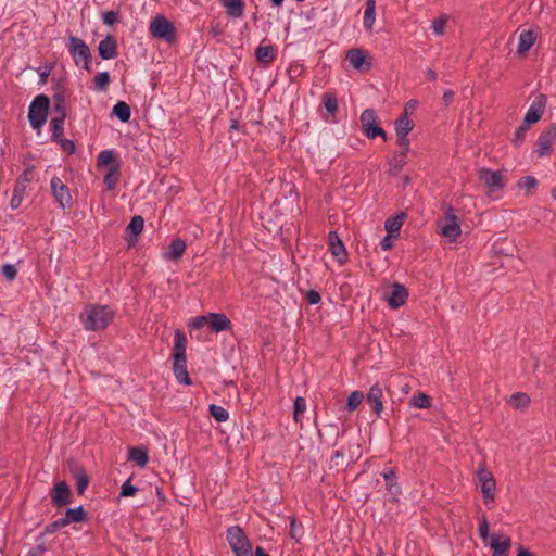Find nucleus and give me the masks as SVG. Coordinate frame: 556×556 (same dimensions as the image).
Masks as SVG:
<instances>
[{
  "instance_id": "f257e3e1",
  "label": "nucleus",
  "mask_w": 556,
  "mask_h": 556,
  "mask_svg": "<svg viewBox=\"0 0 556 556\" xmlns=\"http://www.w3.org/2000/svg\"><path fill=\"white\" fill-rule=\"evenodd\" d=\"M115 312L109 305L88 304L81 312L79 319L87 331L106 329L114 320Z\"/></svg>"
},
{
  "instance_id": "f03ea898",
  "label": "nucleus",
  "mask_w": 556,
  "mask_h": 556,
  "mask_svg": "<svg viewBox=\"0 0 556 556\" xmlns=\"http://www.w3.org/2000/svg\"><path fill=\"white\" fill-rule=\"evenodd\" d=\"M187 338L185 333L177 329L174 336V348H173V371L177 381L184 386H191L192 380L189 377L187 370V357H186Z\"/></svg>"
},
{
  "instance_id": "7ed1b4c3",
  "label": "nucleus",
  "mask_w": 556,
  "mask_h": 556,
  "mask_svg": "<svg viewBox=\"0 0 556 556\" xmlns=\"http://www.w3.org/2000/svg\"><path fill=\"white\" fill-rule=\"evenodd\" d=\"M68 52L76 66L83 67L85 71L90 73L92 54L88 45L76 36L71 35L66 43Z\"/></svg>"
},
{
  "instance_id": "20e7f679",
  "label": "nucleus",
  "mask_w": 556,
  "mask_h": 556,
  "mask_svg": "<svg viewBox=\"0 0 556 556\" xmlns=\"http://www.w3.org/2000/svg\"><path fill=\"white\" fill-rule=\"evenodd\" d=\"M50 99L46 94L35 97L28 109V119L34 129L39 130L47 122Z\"/></svg>"
},
{
  "instance_id": "39448f33",
  "label": "nucleus",
  "mask_w": 556,
  "mask_h": 556,
  "mask_svg": "<svg viewBox=\"0 0 556 556\" xmlns=\"http://www.w3.org/2000/svg\"><path fill=\"white\" fill-rule=\"evenodd\" d=\"M150 34L157 39H162L168 43L176 40V28L164 15H156L150 22Z\"/></svg>"
},
{
  "instance_id": "423d86ee",
  "label": "nucleus",
  "mask_w": 556,
  "mask_h": 556,
  "mask_svg": "<svg viewBox=\"0 0 556 556\" xmlns=\"http://www.w3.org/2000/svg\"><path fill=\"white\" fill-rule=\"evenodd\" d=\"M477 475L481 485L483 503L485 506L492 508L495 502V478L493 473L485 468L484 465L479 467Z\"/></svg>"
},
{
  "instance_id": "0eeeda50",
  "label": "nucleus",
  "mask_w": 556,
  "mask_h": 556,
  "mask_svg": "<svg viewBox=\"0 0 556 556\" xmlns=\"http://www.w3.org/2000/svg\"><path fill=\"white\" fill-rule=\"evenodd\" d=\"M377 119L378 116L374 109L364 110L359 117L363 131L368 139L381 137L384 141H387V132L379 126Z\"/></svg>"
},
{
  "instance_id": "6e6552de",
  "label": "nucleus",
  "mask_w": 556,
  "mask_h": 556,
  "mask_svg": "<svg viewBox=\"0 0 556 556\" xmlns=\"http://www.w3.org/2000/svg\"><path fill=\"white\" fill-rule=\"evenodd\" d=\"M438 227L442 236L447 238L451 242H455L460 233V225L458 223V217L456 216L453 206L448 205L445 210V218L443 222L438 223Z\"/></svg>"
},
{
  "instance_id": "1a4fd4ad",
  "label": "nucleus",
  "mask_w": 556,
  "mask_h": 556,
  "mask_svg": "<svg viewBox=\"0 0 556 556\" xmlns=\"http://www.w3.org/2000/svg\"><path fill=\"white\" fill-rule=\"evenodd\" d=\"M478 178L490 190V192H496L505 188V180L501 170L480 167L478 169Z\"/></svg>"
},
{
  "instance_id": "9d476101",
  "label": "nucleus",
  "mask_w": 556,
  "mask_h": 556,
  "mask_svg": "<svg viewBox=\"0 0 556 556\" xmlns=\"http://www.w3.org/2000/svg\"><path fill=\"white\" fill-rule=\"evenodd\" d=\"M51 192L60 207L70 208L73 205V199L70 188L58 176H53L50 180Z\"/></svg>"
},
{
  "instance_id": "9b49d317",
  "label": "nucleus",
  "mask_w": 556,
  "mask_h": 556,
  "mask_svg": "<svg viewBox=\"0 0 556 556\" xmlns=\"http://www.w3.org/2000/svg\"><path fill=\"white\" fill-rule=\"evenodd\" d=\"M556 139V124H551L539 136L536 141V154L539 157L551 155L552 146Z\"/></svg>"
},
{
  "instance_id": "f8f14e48",
  "label": "nucleus",
  "mask_w": 556,
  "mask_h": 556,
  "mask_svg": "<svg viewBox=\"0 0 556 556\" xmlns=\"http://www.w3.org/2000/svg\"><path fill=\"white\" fill-rule=\"evenodd\" d=\"M50 497L55 508H62L73 502L72 491L65 481H59L53 485Z\"/></svg>"
},
{
  "instance_id": "ddd939ff",
  "label": "nucleus",
  "mask_w": 556,
  "mask_h": 556,
  "mask_svg": "<svg viewBox=\"0 0 556 556\" xmlns=\"http://www.w3.org/2000/svg\"><path fill=\"white\" fill-rule=\"evenodd\" d=\"M357 459L358 455L352 451V446H349L348 451L345 447H342L333 452L329 462V469L339 471L349 464L355 463Z\"/></svg>"
},
{
  "instance_id": "4468645a",
  "label": "nucleus",
  "mask_w": 556,
  "mask_h": 556,
  "mask_svg": "<svg viewBox=\"0 0 556 556\" xmlns=\"http://www.w3.org/2000/svg\"><path fill=\"white\" fill-rule=\"evenodd\" d=\"M226 539L233 553L251 547V543L240 526H231L227 529Z\"/></svg>"
},
{
  "instance_id": "2eb2a0df",
  "label": "nucleus",
  "mask_w": 556,
  "mask_h": 556,
  "mask_svg": "<svg viewBox=\"0 0 556 556\" xmlns=\"http://www.w3.org/2000/svg\"><path fill=\"white\" fill-rule=\"evenodd\" d=\"M546 101V97L542 93L534 99L523 118L525 125L530 127L531 124H534L541 119L545 111Z\"/></svg>"
},
{
  "instance_id": "dca6fc26",
  "label": "nucleus",
  "mask_w": 556,
  "mask_h": 556,
  "mask_svg": "<svg viewBox=\"0 0 556 556\" xmlns=\"http://www.w3.org/2000/svg\"><path fill=\"white\" fill-rule=\"evenodd\" d=\"M98 52L102 60L115 59L118 54V43L114 35H106L104 39L99 42Z\"/></svg>"
},
{
  "instance_id": "f3484780",
  "label": "nucleus",
  "mask_w": 556,
  "mask_h": 556,
  "mask_svg": "<svg viewBox=\"0 0 556 556\" xmlns=\"http://www.w3.org/2000/svg\"><path fill=\"white\" fill-rule=\"evenodd\" d=\"M367 59L366 52L359 48L350 49L346 53V60L357 71H367L371 67V63Z\"/></svg>"
},
{
  "instance_id": "a211bd4d",
  "label": "nucleus",
  "mask_w": 556,
  "mask_h": 556,
  "mask_svg": "<svg viewBox=\"0 0 556 556\" xmlns=\"http://www.w3.org/2000/svg\"><path fill=\"white\" fill-rule=\"evenodd\" d=\"M408 298V290L405 286L394 282L388 296V304L392 309H396L404 305Z\"/></svg>"
},
{
  "instance_id": "6ab92c4d",
  "label": "nucleus",
  "mask_w": 556,
  "mask_h": 556,
  "mask_svg": "<svg viewBox=\"0 0 556 556\" xmlns=\"http://www.w3.org/2000/svg\"><path fill=\"white\" fill-rule=\"evenodd\" d=\"M366 402L369 405L371 412L376 414L377 416H380L382 409H383V403H382V388L376 383L370 387L367 395H366Z\"/></svg>"
},
{
  "instance_id": "aec40b11",
  "label": "nucleus",
  "mask_w": 556,
  "mask_h": 556,
  "mask_svg": "<svg viewBox=\"0 0 556 556\" xmlns=\"http://www.w3.org/2000/svg\"><path fill=\"white\" fill-rule=\"evenodd\" d=\"M328 245L331 254L338 260L339 263H344L348 257L345 247L336 231H330L328 235Z\"/></svg>"
},
{
  "instance_id": "412c9836",
  "label": "nucleus",
  "mask_w": 556,
  "mask_h": 556,
  "mask_svg": "<svg viewBox=\"0 0 556 556\" xmlns=\"http://www.w3.org/2000/svg\"><path fill=\"white\" fill-rule=\"evenodd\" d=\"M208 326L214 332L231 329V321L224 313H208Z\"/></svg>"
},
{
  "instance_id": "4be33fe9",
  "label": "nucleus",
  "mask_w": 556,
  "mask_h": 556,
  "mask_svg": "<svg viewBox=\"0 0 556 556\" xmlns=\"http://www.w3.org/2000/svg\"><path fill=\"white\" fill-rule=\"evenodd\" d=\"M62 520L66 527L71 523L87 522L89 516L86 509L80 505L74 508H67Z\"/></svg>"
},
{
  "instance_id": "5701e85b",
  "label": "nucleus",
  "mask_w": 556,
  "mask_h": 556,
  "mask_svg": "<svg viewBox=\"0 0 556 556\" xmlns=\"http://www.w3.org/2000/svg\"><path fill=\"white\" fill-rule=\"evenodd\" d=\"M226 14L232 18H240L244 14L245 3L243 0H220Z\"/></svg>"
},
{
  "instance_id": "b1692460",
  "label": "nucleus",
  "mask_w": 556,
  "mask_h": 556,
  "mask_svg": "<svg viewBox=\"0 0 556 556\" xmlns=\"http://www.w3.org/2000/svg\"><path fill=\"white\" fill-rule=\"evenodd\" d=\"M255 58L258 63L270 64L277 58V49L271 45H269V46L260 45L255 49Z\"/></svg>"
},
{
  "instance_id": "393cba45",
  "label": "nucleus",
  "mask_w": 556,
  "mask_h": 556,
  "mask_svg": "<svg viewBox=\"0 0 556 556\" xmlns=\"http://www.w3.org/2000/svg\"><path fill=\"white\" fill-rule=\"evenodd\" d=\"M382 477L386 481V488L388 492L394 497L401 495L402 489L397 482V475L395 469L390 468L389 470L383 471Z\"/></svg>"
},
{
  "instance_id": "a878e982",
  "label": "nucleus",
  "mask_w": 556,
  "mask_h": 556,
  "mask_svg": "<svg viewBox=\"0 0 556 556\" xmlns=\"http://www.w3.org/2000/svg\"><path fill=\"white\" fill-rule=\"evenodd\" d=\"M536 39V35L533 30H522L519 35L517 52L519 54H525L527 51L531 49Z\"/></svg>"
},
{
  "instance_id": "bb28decb",
  "label": "nucleus",
  "mask_w": 556,
  "mask_h": 556,
  "mask_svg": "<svg viewBox=\"0 0 556 556\" xmlns=\"http://www.w3.org/2000/svg\"><path fill=\"white\" fill-rule=\"evenodd\" d=\"M414 122L408 117V112L404 110V112L395 121L396 136H408V134L414 129Z\"/></svg>"
},
{
  "instance_id": "cd10ccee",
  "label": "nucleus",
  "mask_w": 556,
  "mask_h": 556,
  "mask_svg": "<svg viewBox=\"0 0 556 556\" xmlns=\"http://www.w3.org/2000/svg\"><path fill=\"white\" fill-rule=\"evenodd\" d=\"M53 99V112L55 116L66 117V105H65V90L61 85H58V89L52 97Z\"/></svg>"
},
{
  "instance_id": "c85d7f7f",
  "label": "nucleus",
  "mask_w": 556,
  "mask_h": 556,
  "mask_svg": "<svg viewBox=\"0 0 556 556\" xmlns=\"http://www.w3.org/2000/svg\"><path fill=\"white\" fill-rule=\"evenodd\" d=\"M185 251H186V242L180 238H176V239L172 240V242L168 247V250L165 253V257L167 260L176 261L182 256Z\"/></svg>"
},
{
  "instance_id": "c756f323",
  "label": "nucleus",
  "mask_w": 556,
  "mask_h": 556,
  "mask_svg": "<svg viewBox=\"0 0 556 556\" xmlns=\"http://www.w3.org/2000/svg\"><path fill=\"white\" fill-rule=\"evenodd\" d=\"M144 226V219L140 215H135L126 227V232L132 237V240H128L129 244L137 241V237L142 232Z\"/></svg>"
},
{
  "instance_id": "7c9ffc66",
  "label": "nucleus",
  "mask_w": 556,
  "mask_h": 556,
  "mask_svg": "<svg viewBox=\"0 0 556 556\" xmlns=\"http://www.w3.org/2000/svg\"><path fill=\"white\" fill-rule=\"evenodd\" d=\"M119 168V164L112 165L109 167L106 174L104 175L103 182L108 191H112L116 188V185L121 176Z\"/></svg>"
},
{
  "instance_id": "2f4dec72",
  "label": "nucleus",
  "mask_w": 556,
  "mask_h": 556,
  "mask_svg": "<svg viewBox=\"0 0 556 556\" xmlns=\"http://www.w3.org/2000/svg\"><path fill=\"white\" fill-rule=\"evenodd\" d=\"M490 546L493 549L492 556H507L511 546V540L509 536H506L503 541H498L497 538H493L490 542Z\"/></svg>"
},
{
  "instance_id": "473e14b6",
  "label": "nucleus",
  "mask_w": 556,
  "mask_h": 556,
  "mask_svg": "<svg viewBox=\"0 0 556 556\" xmlns=\"http://www.w3.org/2000/svg\"><path fill=\"white\" fill-rule=\"evenodd\" d=\"M376 20V0H366L364 11V28L371 30Z\"/></svg>"
},
{
  "instance_id": "72a5a7b5",
  "label": "nucleus",
  "mask_w": 556,
  "mask_h": 556,
  "mask_svg": "<svg viewBox=\"0 0 556 556\" xmlns=\"http://www.w3.org/2000/svg\"><path fill=\"white\" fill-rule=\"evenodd\" d=\"M112 114L117 117L122 123L129 122L131 117V109L129 104L124 101H118L112 109Z\"/></svg>"
},
{
  "instance_id": "f704fd0d",
  "label": "nucleus",
  "mask_w": 556,
  "mask_h": 556,
  "mask_svg": "<svg viewBox=\"0 0 556 556\" xmlns=\"http://www.w3.org/2000/svg\"><path fill=\"white\" fill-rule=\"evenodd\" d=\"M405 216L406 215L404 213H402L400 215H395L391 218H388L384 223V228H386L387 232L397 237L400 233L401 227L403 226Z\"/></svg>"
},
{
  "instance_id": "c9c22d12",
  "label": "nucleus",
  "mask_w": 556,
  "mask_h": 556,
  "mask_svg": "<svg viewBox=\"0 0 556 556\" xmlns=\"http://www.w3.org/2000/svg\"><path fill=\"white\" fill-rule=\"evenodd\" d=\"M65 116H53L50 121V130H51V140L54 142L55 140L62 138L64 132V122Z\"/></svg>"
},
{
  "instance_id": "e433bc0d",
  "label": "nucleus",
  "mask_w": 556,
  "mask_h": 556,
  "mask_svg": "<svg viewBox=\"0 0 556 556\" xmlns=\"http://www.w3.org/2000/svg\"><path fill=\"white\" fill-rule=\"evenodd\" d=\"M128 458L135 462L139 467H144L149 462L148 452L143 447H131Z\"/></svg>"
},
{
  "instance_id": "4c0bfd02",
  "label": "nucleus",
  "mask_w": 556,
  "mask_h": 556,
  "mask_svg": "<svg viewBox=\"0 0 556 556\" xmlns=\"http://www.w3.org/2000/svg\"><path fill=\"white\" fill-rule=\"evenodd\" d=\"M530 396L525 392H516L509 399V404L515 409H525L530 405Z\"/></svg>"
},
{
  "instance_id": "58836bf2",
  "label": "nucleus",
  "mask_w": 556,
  "mask_h": 556,
  "mask_svg": "<svg viewBox=\"0 0 556 556\" xmlns=\"http://www.w3.org/2000/svg\"><path fill=\"white\" fill-rule=\"evenodd\" d=\"M406 159H407V155H405L404 153L395 152L389 163L390 173L394 176L397 175L403 169V167L406 165V163H407Z\"/></svg>"
},
{
  "instance_id": "ea45409f",
  "label": "nucleus",
  "mask_w": 556,
  "mask_h": 556,
  "mask_svg": "<svg viewBox=\"0 0 556 556\" xmlns=\"http://www.w3.org/2000/svg\"><path fill=\"white\" fill-rule=\"evenodd\" d=\"M115 164H119V162L116 159L115 152L113 150H103L98 154L97 165L99 167L106 165L112 166Z\"/></svg>"
},
{
  "instance_id": "a19ab883",
  "label": "nucleus",
  "mask_w": 556,
  "mask_h": 556,
  "mask_svg": "<svg viewBox=\"0 0 556 556\" xmlns=\"http://www.w3.org/2000/svg\"><path fill=\"white\" fill-rule=\"evenodd\" d=\"M110 81L111 77L109 72H100L93 77V89L96 91H104L106 90Z\"/></svg>"
},
{
  "instance_id": "79ce46f5",
  "label": "nucleus",
  "mask_w": 556,
  "mask_h": 556,
  "mask_svg": "<svg viewBox=\"0 0 556 556\" xmlns=\"http://www.w3.org/2000/svg\"><path fill=\"white\" fill-rule=\"evenodd\" d=\"M26 188L23 186V182L15 184L13 189L12 199L10 205L13 210H16L21 206Z\"/></svg>"
},
{
  "instance_id": "37998d69",
  "label": "nucleus",
  "mask_w": 556,
  "mask_h": 556,
  "mask_svg": "<svg viewBox=\"0 0 556 556\" xmlns=\"http://www.w3.org/2000/svg\"><path fill=\"white\" fill-rule=\"evenodd\" d=\"M208 412L217 422H225L229 419V413L227 409L219 405L211 404L208 406Z\"/></svg>"
},
{
  "instance_id": "c03bdc74",
  "label": "nucleus",
  "mask_w": 556,
  "mask_h": 556,
  "mask_svg": "<svg viewBox=\"0 0 556 556\" xmlns=\"http://www.w3.org/2000/svg\"><path fill=\"white\" fill-rule=\"evenodd\" d=\"M64 527H65V525H64L62 518H60V519H58V520H55L53 522L48 523L45 527L43 531L37 535L36 542H40L42 539H45V536L47 534L55 533L56 531H59L60 529H62Z\"/></svg>"
},
{
  "instance_id": "a18cd8bd",
  "label": "nucleus",
  "mask_w": 556,
  "mask_h": 556,
  "mask_svg": "<svg viewBox=\"0 0 556 556\" xmlns=\"http://www.w3.org/2000/svg\"><path fill=\"white\" fill-rule=\"evenodd\" d=\"M323 104L327 112L334 114L338 111V100L334 93L326 92L323 94Z\"/></svg>"
},
{
  "instance_id": "49530a36",
  "label": "nucleus",
  "mask_w": 556,
  "mask_h": 556,
  "mask_svg": "<svg viewBox=\"0 0 556 556\" xmlns=\"http://www.w3.org/2000/svg\"><path fill=\"white\" fill-rule=\"evenodd\" d=\"M538 185H539V181L533 176H523V177L519 178V180L516 184V186L519 189H526L530 192H533L536 189Z\"/></svg>"
},
{
  "instance_id": "de8ad7c7",
  "label": "nucleus",
  "mask_w": 556,
  "mask_h": 556,
  "mask_svg": "<svg viewBox=\"0 0 556 556\" xmlns=\"http://www.w3.org/2000/svg\"><path fill=\"white\" fill-rule=\"evenodd\" d=\"M364 400V394L361 391H353L346 401L345 408L348 412L355 410Z\"/></svg>"
},
{
  "instance_id": "09e8293b",
  "label": "nucleus",
  "mask_w": 556,
  "mask_h": 556,
  "mask_svg": "<svg viewBox=\"0 0 556 556\" xmlns=\"http://www.w3.org/2000/svg\"><path fill=\"white\" fill-rule=\"evenodd\" d=\"M305 410L306 400L303 396H296L293 403V420L300 422V417Z\"/></svg>"
},
{
  "instance_id": "8fccbe9b",
  "label": "nucleus",
  "mask_w": 556,
  "mask_h": 556,
  "mask_svg": "<svg viewBox=\"0 0 556 556\" xmlns=\"http://www.w3.org/2000/svg\"><path fill=\"white\" fill-rule=\"evenodd\" d=\"M410 404L416 408H429L431 406V399L425 393H419L410 399Z\"/></svg>"
},
{
  "instance_id": "3c124183",
  "label": "nucleus",
  "mask_w": 556,
  "mask_h": 556,
  "mask_svg": "<svg viewBox=\"0 0 556 556\" xmlns=\"http://www.w3.org/2000/svg\"><path fill=\"white\" fill-rule=\"evenodd\" d=\"M67 464H68L70 472L75 480H78V479L87 476V472L84 469V467L80 466L76 460L68 459Z\"/></svg>"
},
{
  "instance_id": "603ef678",
  "label": "nucleus",
  "mask_w": 556,
  "mask_h": 556,
  "mask_svg": "<svg viewBox=\"0 0 556 556\" xmlns=\"http://www.w3.org/2000/svg\"><path fill=\"white\" fill-rule=\"evenodd\" d=\"M529 130V126L528 125H525V123L522 122L521 125L516 129L515 134H514V137L511 139V142L513 144L518 148L520 147L523 141H525V138H526V134L527 131Z\"/></svg>"
},
{
  "instance_id": "864d4df0",
  "label": "nucleus",
  "mask_w": 556,
  "mask_h": 556,
  "mask_svg": "<svg viewBox=\"0 0 556 556\" xmlns=\"http://www.w3.org/2000/svg\"><path fill=\"white\" fill-rule=\"evenodd\" d=\"M303 535V527L301 523H298L295 518H292L290 521V536L295 540L298 543L300 542Z\"/></svg>"
},
{
  "instance_id": "5fc2aeb1",
  "label": "nucleus",
  "mask_w": 556,
  "mask_h": 556,
  "mask_svg": "<svg viewBox=\"0 0 556 556\" xmlns=\"http://www.w3.org/2000/svg\"><path fill=\"white\" fill-rule=\"evenodd\" d=\"M138 492V488L132 485L130 482V478L127 479L121 486L119 495L122 497L135 496Z\"/></svg>"
},
{
  "instance_id": "6e6d98bb",
  "label": "nucleus",
  "mask_w": 556,
  "mask_h": 556,
  "mask_svg": "<svg viewBox=\"0 0 556 556\" xmlns=\"http://www.w3.org/2000/svg\"><path fill=\"white\" fill-rule=\"evenodd\" d=\"M102 21L108 26H113L119 22V11H106L102 13Z\"/></svg>"
},
{
  "instance_id": "4d7b16f0",
  "label": "nucleus",
  "mask_w": 556,
  "mask_h": 556,
  "mask_svg": "<svg viewBox=\"0 0 556 556\" xmlns=\"http://www.w3.org/2000/svg\"><path fill=\"white\" fill-rule=\"evenodd\" d=\"M54 142L58 143L61 149L68 154H74L76 152L75 142L71 139L60 138Z\"/></svg>"
},
{
  "instance_id": "13d9d810",
  "label": "nucleus",
  "mask_w": 556,
  "mask_h": 556,
  "mask_svg": "<svg viewBox=\"0 0 556 556\" xmlns=\"http://www.w3.org/2000/svg\"><path fill=\"white\" fill-rule=\"evenodd\" d=\"M208 324V314L207 315H199L191 319L189 326L193 329H201L205 325Z\"/></svg>"
},
{
  "instance_id": "bf43d9fd",
  "label": "nucleus",
  "mask_w": 556,
  "mask_h": 556,
  "mask_svg": "<svg viewBox=\"0 0 556 556\" xmlns=\"http://www.w3.org/2000/svg\"><path fill=\"white\" fill-rule=\"evenodd\" d=\"M446 20L444 17H438L432 22V30L437 36H441L444 33Z\"/></svg>"
},
{
  "instance_id": "052dcab7",
  "label": "nucleus",
  "mask_w": 556,
  "mask_h": 556,
  "mask_svg": "<svg viewBox=\"0 0 556 556\" xmlns=\"http://www.w3.org/2000/svg\"><path fill=\"white\" fill-rule=\"evenodd\" d=\"M2 274L3 276L9 280V281H12L15 279L16 275H17V270L15 268L14 265L12 264H4L2 266Z\"/></svg>"
},
{
  "instance_id": "680f3d73",
  "label": "nucleus",
  "mask_w": 556,
  "mask_h": 556,
  "mask_svg": "<svg viewBox=\"0 0 556 556\" xmlns=\"http://www.w3.org/2000/svg\"><path fill=\"white\" fill-rule=\"evenodd\" d=\"M396 143L401 148L397 153H404L407 155L409 151V139L408 136H396Z\"/></svg>"
},
{
  "instance_id": "e2e57ef3",
  "label": "nucleus",
  "mask_w": 556,
  "mask_h": 556,
  "mask_svg": "<svg viewBox=\"0 0 556 556\" xmlns=\"http://www.w3.org/2000/svg\"><path fill=\"white\" fill-rule=\"evenodd\" d=\"M489 521L485 516L482 517L480 523H479V535L480 538L485 541L489 536Z\"/></svg>"
},
{
  "instance_id": "0e129e2a",
  "label": "nucleus",
  "mask_w": 556,
  "mask_h": 556,
  "mask_svg": "<svg viewBox=\"0 0 556 556\" xmlns=\"http://www.w3.org/2000/svg\"><path fill=\"white\" fill-rule=\"evenodd\" d=\"M305 299H306L307 303L311 305L318 304L321 301V296H320L319 292L316 290H313V289L307 291Z\"/></svg>"
},
{
  "instance_id": "69168bd1",
  "label": "nucleus",
  "mask_w": 556,
  "mask_h": 556,
  "mask_svg": "<svg viewBox=\"0 0 556 556\" xmlns=\"http://www.w3.org/2000/svg\"><path fill=\"white\" fill-rule=\"evenodd\" d=\"M89 485L88 475L84 478L76 480V490L78 495H83Z\"/></svg>"
},
{
  "instance_id": "338daca9",
  "label": "nucleus",
  "mask_w": 556,
  "mask_h": 556,
  "mask_svg": "<svg viewBox=\"0 0 556 556\" xmlns=\"http://www.w3.org/2000/svg\"><path fill=\"white\" fill-rule=\"evenodd\" d=\"M396 236L394 235H391V233H387L380 241V247L383 251H388V250H391L392 247H393V239L395 238Z\"/></svg>"
},
{
  "instance_id": "774afa93",
  "label": "nucleus",
  "mask_w": 556,
  "mask_h": 556,
  "mask_svg": "<svg viewBox=\"0 0 556 556\" xmlns=\"http://www.w3.org/2000/svg\"><path fill=\"white\" fill-rule=\"evenodd\" d=\"M33 178V172H31V168H27L26 170L23 172V174L17 178L16 182L15 184H21L23 182V186L26 188L27 184Z\"/></svg>"
}]
</instances>
